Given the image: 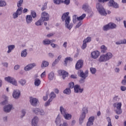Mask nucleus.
I'll return each mask as SVG.
<instances>
[{
  "label": "nucleus",
  "mask_w": 126,
  "mask_h": 126,
  "mask_svg": "<svg viewBox=\"0 0 126 126\" xmlns=\"http://www.w3.org/2000/svg\"><path fill=\"white\" fill-rule=\"evenodd\" d=\"M70 78L73 79H76L77 78V75L76 74H72L70 75Z\"/></svg>",
  "instance_id": "680f3d73"
},
{
  "label": "nucleus",
  "mask_w": 126,
  "mask_h": 126,
  "mask_svg": "<svg viewBox=\"0 0 126 126\" xmlns=\"http://www.w3.org/2000/svg\"><path fill=\"white\" fill-rule=\"evenodd\" d=\"M48 20H49V17H41L39 20L35 22V24L36 26H41L44 21H48Z\"/></svg>",
  "instance_id": "0eeeda50"
},
{
  "label": "nucleus",
  "mask_w": 126,
  "mask_h": 126,
  "mask_svg": "<svg viewBox=\"0 0 126 126\" xmlns=\"http://www.w3.org/2000/svg\"><path fill=\"white\" fill-rule=\"evenodd\" d=\"M55 123L56 125L57 126L61 124V117L60 115H58L57 116V117L56 118L55 120Z\"/></svg>",
  "instance_id": "473e14b6"
},
{
  "label": "nucleus",
  "mask_w": 126,
  "mask_h": 126,
  "mask_svg": "<svg viewBox=\"0 0 126 126\" xmlns=\"http://www.w3.org/2000/svg\"><path fill=\"white\" fill-rule=\"evenodd\" d=\"M94 120H95V118H94V116L90 117L88 119L89 121L92 122L93 123L94 122Z\"/></svg>",
  "instance_id": "5fc2aeb1"
},
{
  "label": "nucleus",
  "mask_w": 126,
  "mask_h": 126,
  "mask_svg": "<svg viewBox=\"0 0 126 126\" xmlns=\"http://www.w3.org/2000/svg\"><path fill=\"white\" fill-rule=\"evenodd\" d=\"M45 76H46V71H44L43 72H42V73H41V75H40V77H41V78H43Z\"/></svg>",
  "instance_id": "338daca9"
},
{
  "label": "nucleus",
  "mask_w": 126,
  "mask_h": 126,
  "mask_svg": "<svg viewBox=\"0 0 126 126\" xmlns=\"http://www.w3.org/2000/svg\"><path fill=\"white\" fill-rule=\"evenodd\" d=\"M13 108L12 104H8L4 106V112H5L6 113H9L11 112Z\"/></svg>",
  "instance_id": "2eb2a0df"
},
{
  "label": "nucleus",
  "mask_w": 126,
  "mask_h": 126,
  "mask_svg": "<svg viewBox=\"0 0 126 126\" xmlns=\"http://www.w3.org/2000/svg\"><path fill=\"white\" fill-rule=\"evenodd\" d=\"M83 10L88 14V16H92L93 12L92 11L91 7L89 6V4L87 3H84L82 7Z\"/></svg>",
  "instance_id": "20e7f679"
},
{
  "label": "nucleus",
  "mask_w": 126,
  "mask_h": 126,
  "mask_svg": "<svg viewBox=\"0 0 126 126\" xmlns=\"http://www.w3.org/2000/svg\"><path fill=\"white\" fill-rule=\"evenodd\" d=\"M87 43L83 41V43L82 44V45L81 46V49L82 50H85V49L87 48Z\"/></svg>",
  "instance_id": "8fccbe9b"
},
{
  "label": "nucleus",
  "mask_w": 126,
  "mask_h": 126,
  "mask_svg": "<svg viewBox=\"0 0 126 126\" xmlns=\"http://www.w3.org/2000/svg\"><path fill=\"white\" fill-rule=\"evenodd\" d=\"M36 66V64L35 63H30L28 65L25 67V71H29L32 70L33 68Z\"/></svg>",
  "instance_id": "f3484780"
},
{
  "label": "nucleus",
  "mask_w": 126,
  "mask_h": 126,
  "mask_svg": "<svg viewBox=\"0 0 126 126\" xmlns=\"http://www.w3.org/2000/svg\"><path fill=\"white\" fill-rule=\"evenodd\" d=\"M107 62L105 55H101L98 59V62L99 63Z\"/></svg>",
  "instance_id": "5701e85b"
},
{
  "label": "nucleus",
  "mask_w": 126,
  "mask_h": 126,
  "mask_svg": "<svg viewBox=\"0 0 126 126\" xmlns=\"http://www.w3.org/2000/svg\"><path fill=\"white\" fill-rule=\"evenodd\" d=\"M49 14L47 12H42L41 13V16H49Z\"/></svg>",
  "instance_id": "4d7b16f0"
},
{
  "label": "nucleus",
  "mask_w": 126,
  "mask_h": 126,
  "mask_svg": "<svg viewBox=\"0 0 126 126\" xmlns=\"http://www.w3.org/2000/svg\"><path fill=\"white\" fill-rule=\"evenodd\" d=\"M114 71L115 73H119L120 71V69L119 67H115L114 68Z\"/></svg>",
  "instance_id": "0e129e2a"
},
{
  "label": "nucleus",
  "mask_w": 126,
  "mask_h": 126,
  "mask_svg": "<svg viewBox=\"0 0 126 126\" xmlns=\"http://www.w3.org/2000/svg\"><path fill=\"white\" fill-rule=\"evenodd\" d=\"M55 40H49L48 39H45L43 40L42 41L43 44H44L45 46H48V45H50L52 43H54L55 42Z\"/></svg>",
  "instance_id": "4be33fe9"
},
{
  "label": "nucleus",
  "mask_w": 126,
  "mask_h": 126,
  "mask_svg": "<svg viewBox=\"0 0 126 126\" xmlns=\"http://www.w3.org/2000/svg\"><path fill=\"white\" fill-rule=\"evenodd\" d=\"M101 53L102 54L106 53L107 50V48L105 45H102L100 47Z\"/></svg>",
  "instance_id": "c756f323"
},
{
  "label": "nucleus",
  "mask_w": 126,
  "mask_h": 126,
  "mask_svg": "<svg viewBox=\"0 0 126 126\" xmlns=\"http://www.w3.org/2000/svg\"><path fill=\"white\" fill-rule=\"evenodd\" d=\"M53 1L55 4H61V3L63 2V0H53Z\"/></svg>",
  "instance_id": "ea45409f"
},
{
  "label": "nucleus",
  "mask_w": 126,
  "mask_h": 126,
  "mask_svg": "<svg viewBox=\"0 0 126 126\" xmlns=\"http://www.w3.org/2000/svg\"><path fill=\"white\" fill-rule=\"evenodd\" d=\"M23 2L24 0H19L18 1V2L17 3V6H18V7H21V6H22Z\"/></svg>",
  "instance_id": "a19ab883"
},
{
  "label": "nucleus",
  "mask_w": 126,
  "mask_h": 126,
  "mask_svg": "<svg viewBox=\"0 0 126 126\" xmlns=\"http://www.w3.org/2000/svg\"><path fill=\"white\" fill-rule=\"evenodd\" d=\"M39 122V118L37 116L33 117L32 120V126H37Z\"/></svg>",
  "instance_id": "a211bd4d"
},
{
  "label": "nucleus",
  "mask_w": 126,
  "mask_h": 126,
  "mask_svg": "<svg viewBox=\"0 0 126 126\" xmlns=\"http://www.w3.org/2000/svg\"><path fill=\"white\" fill-rule=\"evenodd\" d=\"M20 95V91L19 90H14V92H13V97L14 98L17 99L19 98Z\"/></svg>",
  "instance_id": "6ab92c4d"
},
{
  "label": "nucleus",
  "mask_w": 126,
  "mask_h": 126,
  "mask_svg": "<svg viewBox=\"0 0 126 126\" xmlns=\"http://www.w3.org/2000/svg\"><path fill=\"white\" fill-rule=\"evenodd\" d=\"M27 49H25L22 51V53H21V57L22 58H26L27 56Z\"/></svg>",
  "instance_id": "7c9ffc66"
},
{
  "label": "nucleus",
  "mask_w": 126,
  "mask_h": 126,
  "mask_svg": "<svg viewBox=\"0 0 126 126\" xmlns=\"http://www.w3.org/2000/svg\"><path fill=\"white\" fill-rule=\"evenodd\" d=\"M19 83H20V84L21 85H22V86H24V85H25L26 84L27 81L25 79H22L20 80V81H19Z\"/></svg>",
  "instance_id": "4c0bfd02"
},
{
  "label": "nucleus",
  "mask_w": 126,
  "mask_h": 126,
  "mask_svg": "<svg viewBox=\"0 0 126 126\" xmlns=\"http://www.w3.org/2000/svg\"><path fill=\"white\" fill-rule=\"evenodd\" d=\"M63 93L66 95H70L71 91L70 88H66L63 92Z\"/></svg>",
  "instance_id": "2f4dec72"
},
{
  "label": "nucleus",
  "mask_w": 126,
  "mask_h": 126,
  "mask_svg": "<svg viewBox=\"0 0 126 126\" xmlns=\"http://www.w3.org/2000/svg\"><path fill=\"white\" fill-rule=\"evenodd\" d=\"M59 74L62 75L63 80H64L65 78L68 77L69 75L68 73L63 70H60L59 71Z\"/></svg>",
  "instance_id": "dca6fc26"
},
{
  "label": "nucleus",
  "mask_w": 126,
  "mask_h": 126,
  "mask_svg": "<svg viewBox=\"0 0 126 126\" xmlns=\"http://www.w3.org/2000/svg\"><path fill=\"white\" fill-rule=\"evenodd\" d=\"M47 8V4H44L43 6H42V7H41V11H44V10H45Z\"/></svg>",
  "instance_id": "e2e57ef3"
},
{
  "label": "nucleus",
  "mask_w": 126,
  "mask_h": 126,
  "mask_svg": "<svg viewBox=\"0 0 126 126\" xmlns=\"http://www.w3.org/2000/svg\"><path fill=\"white\" fill-rule=\"evenodd\" d=\"M121 91L122 92H125L126 91V87L122 86L120 87Z\"/></svg>",
  "instance_id": "bf43d9fd"
},
{
  "label": "nucleus",
  "mask_w": 126,
  "mask_h": 126,
  "mask_svg": "<svg viewBox=\"0 0 126 126\" xmlns=\"http://www.w3.org/2000/svg\"><path fill=\"white\" fill-rule=\"evenodd\" d=\"M90 71L92 75H94L96 73L97 70L94 67H91Z\"/></svg>",
  "instance_id": "58836bf2"
},
{
  "label": "nucleus",
  "mask_w": 126,
  "mask_h": 126,
  "mask_svg": "<svg viewBox=\"0 0 126 126\" xmlns=\"http://www.w3.org/2000/svg\"><path fill=\"white\" fill-rule=\"evenodd\" d=\"M7 48H8V51H7V53L10 54L15 49V45H8V46H7Z\"/></svg>",
  "instance_id": "393cba45"
},
{
  "label": "nucleus",
  "mask_w": 126,
  "mask_h": 126,
  "mask_svg": "<svg viewBox=\"0 0 126 126\" xmlns=\"http://www.w3.org/2000/svg\"><path fill=\"white\" fill-rule=\"evenodd\" d=\"M74 91L76 94H82L84 91V89H81L79 85H75L74 86Z\"/></svg>",
  "instance_id": "4468645a"
},
{
  "label": "nucleus",
  "mask_w": 126,
  "mask_h": 126,
  "mask_svg": "<svg viewBox=\"0 0 126 126\" xmlns=\"http://www.w3.org/2000/svg\"><path fill=\"white\" fill-rule=\"evenodd\" d=\"M54 77V73L53 72H51L48 74V79L50 81H52Z\"/></svg>",
  "instance_id": "c9c22d12"
},
{
  "label": "nucleus",
  "mask_w": 126,
  "mask_h": 126,
  "mask_svg": "<svg viewBox=\"0 0 126 126\" xmlns=\"http://www.w3.org/2000/svg\"><path fill=\"white\" fill-rule=\"evenodd\" d=\"M52 101L51 99H49L47 101H46V102H45V107H47V106H49L50 102Z\"/></svg>",
  "instance_id": "603ef678"
},
{
  "label": "nucleus",
  "mask_w": 126,
  "mask_h": 126,
  "mask_svg": "<svg viewBox=\"0 0 126 126\" xmlns=\"http://www.w3.org/2000/svg\"><path fill=\"white\" fill-rule=\"evenodd\" d=\"M70 17H68L65 20V26L68 30H71L73 27V24H70Z\"/></svg>",
  "instance_id": "1a4fd4ad"
},
{
  "label": "nucleus",
  "mask_w": 126,
  "mask_h": 126,
  "mask_svg": "<svg viewBox=\"0 0 126 126\" xmlns=\"http://www.w3.org/2000/svg\"><path fill=\"white\" fill-rule=\"evenodd\" d=\"M93 125H94V123L88 120V121L87 123V126H93Z\"/></svg>",
  "instance_id": "13d9d810"
},
{
  "label": "nucleus",
  "mask_w": 126,
  "mask_h": 126,
  "mask_svg": "<svg viewBox=\"0 0 126 126\" xmlns=\"http://www.w3.org/2000/svg\"><path fill=\"white\" fill-rule=\"evenodd\" d=\"M56 97V94L54 93V92H52L50 94V98L49 99L51 101Z\"/></svg>",
  "instance_id": "72a5a7b5"
},
{
  "label": "nucleus",
  "mask_w": 126,
  "mask_h": 126,
  "mask_svg": "<svg viewBox=\"0 0 126 126\" xmlns=\"http://www.w3.org/2000/svg\"><path fill=\"white\" fill-rule=\"evenodd\" d=\"M107 121L108 122L107 126H112V123H111V119L110 117L106 118Z\"/></svg>",
  "instance_id": "a18cd8bd"
},
{
  "label": "nucleus",
  "mask_w": 126,
  "mask_h": 126,
  "mask_svg": "<svg viewBox=\"0 0 126 126\" xmlns=\"http://www.w3.org/2000/svg\"><path fill=\"white\" fill-rule=\"evenodd\" d=\"M89 76V71L86 70L85 72L83 70H80L79 77L82 79H86Z\"/></svg>",
  "instance_id": "ddd939ff"
},
{
  "label": "nucleus",
  "mask_w": 126,
  "mask_h": 126,
  "mask_svg": "<svg viewBox=\"0 0 126 126\" xmlns=\"http://www.w3.org/2000/svg\"><path fill=\"white\" fill-rule=\"evenodd\" d=\"M100 55L99 52L98 51H93L91 53L92 58L94 59H97Z\"/></svg>",
  "instance_id": "aec40b11"
},
{
  "label": "nucleus",
  "mask_w": 126,
  "mask_h": 126,
  "mask_svg": "<svg viewBox=\"0 0 126 126\" xmlns=\"http://www.w3.org/2000/svg\"><path fill=\"white\" fill-rule=\"evenodd\" d=\"M26 112L25 110H22V115H21V118H23L26 115Z\"/></svg>",
  "instance_id": "6e6d98bb"
},
{
  "label": "nucleus",
  "mask_w": 126,
  "mask_h": 126,
  "mask_svg": "<svg viewBox=\"0 0 126 126\" xmlns=\"http://www.w3.org/2000/svg\"><path fill=\"white\" fill-rule=\"evenodd\" d=\"M23 9V7H19V8L17 9V11L13 14V16H18L19 15H21L22 13Z\"/></svg>",
  "instance_id": "412c9836"
},
{
  "label": "nucleus",
  "mask_w": 126,
  "mask_h": 126,
  "mask_svg": "<svg viewBox=\"0 0 126 126\" xmlns=\"http://www.w3.org/2000/svg\"><path fill=\"white\" fill-rule=\"evenodd\" d=\"M91 41L92 38L91 37H87L83 40V42L85 43H90V42H91Z\"/></svg>",
  "instance_id": "c03bdc74"
},
{
  "label": "nucleus",
  "mask_w": 126,
  "mask_h": 126,
  "mask_svg": "<svg viewBox=\"0 0 126 126\" xmlns=\"http://www.w3.org/2000/svg\"><path fill=\"white\" fill-rule=\"evenodd\" d=\"M49 63L48 61H42V63H41V66L42 68L47 67L49 66Z\"/></svg>",
  "instance_id": "a878e982"
},
{
  "label": "nucleus",
  "mask_w": 126,
  "mask_h": 126,
  "mask_svg": "<svg viewBox=\"0 0 126 126\" xmlns=\"http://www.w3.org/2000/svg\"><path fill=\"white\" fill-rule=\"evenodd\" d=\"M26 20L27 21V23H28V24H30V23L32 22L33 19L32 16H27Z\"/></svg>",
  "instance_id": "e433bc0d"
},
{
  "label": "nucleus",
  "mask_w": 126,
  "mask_h": 126,
  "mask_svg": "<svg viewBox=\"0 0 126 126\" xmlns=\"http://www.w3.org/2000/svg\"><path fill=\"white\" fill-rule=\"evenodd\" d=\"M108 5L109 6L113 7L114 8H119V5L118 3L115 2L114 0H110L108 2Z\"/></svg>",
  "instance_id": "f8f14e48"
},
{
  "label": "nucleus",
  "mask_w": 126,
  "mask_h": 126,
  "mask_svg": "<svg viewBox=\"0 0 126 126\" xmlns=\"http://www.w3.org/2000/svg\"><path fill=\"white\" fill-rule=\"evenodd\" d=\"M122 104L121 102H116L113 104L114 108H116L115 113L117 115H120L122 113Z\"/></svg>",
  "instance_id": "f03ea898"
},
{
  "label": "nucleus",
  "mask_w": 126,
  "mask_h": 126,
  "mask_svg": "<svg viewBox=\"0 0 126 126\" xmlns=\"http://www.w3.org/2000/svg\"><path fill=\"white\" fill-rule=\"evenodd\" d=\"M120 100V98L118 95H115L113 99V101L114 102H118Z\"/></svg>",
  "instance_id": "de8ad7c7"
},
{
  "label": "nucleus",
  "mask_w": 126,
  "mask_h": 126,
  "mask_svg": "<svg viewBox=\"0 0 126 126\" xmlns=\"http://www.w3.org/2000/svg\"><path fill=\"white\" fill-rule=\"evenodd\" d=\"M70 0H64V1H63V3H64V4H66V5H68L70 3Z\"/></svg>",
  "instance_id": "052dcab7"
},
{
  "label": "nucleus",
  "mask_w": 126,
  "mask_h": 126,
  "mask_svg": "<svg viewBox=\"0 0 126 126\" xmlns=\"http://www.w3.org/2000/svg\"><path fill=\"white\" fill-rule=\"evenodd\" d=\"M60 111L61 114L63 116L66 113H67L66 110L64 109L63 106L60 107Z\"/></svg>",
  "instance_id": "cd10ccee"
},
{
  "label": "nucleus",
  "mask_w": 126,
  "mask_h": 126,
  "mask_svg": "<svg viewBox=\"0 0 126 126\" xmlns=\"http://www.w3.org/2000/svg\"><path fill=\"white\" fill-rule=\"evenodd\" d=\"M117 27V25L116 24L111 22L108 24L107 25L104 26L103 27V30L104 31H108V30L116 29Z\"/></svg>",
  "instance_id": "39448f33"
},
{
  "label": "nucleus",
  "mask_w": 126,
  "mask_h": 126,
  "mask_svg": "<svg viewBox=\"0 0 126 126\" xmlns=\"http://www.w3.org/2000/svg\"><path fill=\"white\" fill-rule=\"evenodd\" d=\"M83 112L80 115V118H79V124L82 125L84 121L86 118V115L88 113V108L86 107H84L82 109Z\"/></svg>",
  "instance_id": "7ed1b4c3"
},
{
  "label": "nucleus",
  "mask_w": 126,
  "mask_h": 126,
  "mask_svg": "<svg viewBox=\"0 0 126 126\" xmlns=\"http://www.w3.org/2000/svg\"><path fill=\"white\" fill-rule=\"evenodd\" d=\"M6 3L5 1L0 0V6H5Z\"/></svg>",
  "instance_id": "09e8293b"
},
{
  "label": "nucleus",
  "mask_w": 126,
  "mask_h": 126,
  "mask_svg": "<svg viewBox=\"0 0 126 126\" xmlns=\"http://www.w3.org/2000/svg\"><path fill=\"white\" fill-rule=\"evenodd\" d=\"M5 81L8 82V83L13 85V86H17V82L16 79L10 76L5 77Z\"/></svg>",
  "instance_id": "423d86ee"
},
{
  "label": "nucleus",
  "mask_w": 126,
  "mask_h": 126,
  "mask_svg": "<svg viewBox=\"0 0 126 126\" xmlns=\"http://www.w3.org/2000/svg\"><path fill=\"white\" fill-rule=\"evenodd\" d=\"M41 85V80L38 78L34 79V86L35 87H39Z\"/></svg>",
  "instance_id": "bb28decb"
},
{
  "label": "nucleus",
  "mask_w": 126,
  "mask_h": 126,
  "mask_svg": "<svg viewBox=\"0 0 126 126\" xmlns=\"http://www.w3.org/2000/svg\"><path fill=\"white\" fill-rule=\"evenodd\" d=\"M84 65V61L82 60H79L75 64V69L78 70L81 69Z\"/></svg>",
  "instance_id": "9d476101"
},
{
  "label": "nucleus",
  "mask_w": 126,
  "mask_h": 126,
  "mask_svg": "<svg viewBox=\"0 0 126 126\" xmlns=\"http://www.w3.org/2000/svg\"><path fill=\"white\" fill-rule=\"evenodd\" d=\"M85 18V16H80V17H78L77 18V20L78 21H82L81 20H83V19H84V18Z\"/></svg>",
  "instance_id": "864d4df0"
},
{
  "label": "nucleus",
  "mask_w": 126,
  "mask_h": 126,
  "mask_svg": "<svg viewBox=\"0 0 126 126\" xmlns=\"http://www.w3.org/2000/svg\"><path fill=\"white\" fill-rule=\"evenodd\" d=\"M32 112H33V113L36 115L44 116L45 115V112L44 110L38 108H33V109H32Z\"/></svg>",
  "instance_id": "6e6552de"
},
{
  "label": "nucleus",
  "mask_w": 126,
  "mask_h": 126,
  "mask_svg": "<svg viewBox=\"0 0 126 126\" xmlns=\"http://www.w3.org/2000/svg\"><path fill=\"white\" fill-rule=\"evenodd\" d=\"M106 59L107 61H109L110 60L112 59L113 57V55L111 52H108L105 54Z\"/></svg>",
  "instance_id": "b1692460"
},
{
  "label": "nucleus",
  "mask_w": 126,
  "mask_h": 126,
  "mask_svg": "<svg viewBox=\"0 0 126 126\" xmlns=\"http://www.w3.org/2000/svg\"><path fill=\"white\" fill-rule=\"evenodd\" d=\"M72 61L73 59L70 57L66 58L64 61V65L67 66V63L68 62V61L72 62Z\"/></svg>",
  "instance_id": "f704fd0d"
},
{
  "label": "nucleus",
  "mask_w": 126,
  "mask_h": 126,
  "mask_svg": "<svg viewBox=\"0 0 126 126\" xmlns=\"http://www.w3.org/2000/svg\"><path fill=\"white\" fill-rule=\"evenodd\" d=\"M38 100L33 97H30V103H31V105L33 107H35L38 104Z\"/></svg>",
  "instance_id": "9b49d317"
},
{
  "label": "nucleus",
  "mask_w": 126,
  "mask_h": 126,
  "mask_svg": "<svg viewBox=\"0 0 126 126\" xmlns=\"http://www.w3.org/2000/svg\"><path fill=\"white\" fill-rule=\"evenodd\" d=\"M123 86H126V79H123L121 82Z\"/></svg>",
  "instance_id": "774afa93"
},
{
  "label": "nucleus",
  "mask_w": 126,
  "mask_h": 126,
  "mask_svg": "<svg viewBox=\"0 0 126 126\" xmlns=\"http://www.w3.org/2000/svg\"><path fill=\"white\" fill-rule=\"evenodd\" d=\"M96 8L97 11H98L99 14H100L101 15L105 16L107 14H110V13H111V11H107V13H106L103 6L100 3L96 4Z\"/></svg>",
  "instance_id": "f257e3e1"
},
{
  "label": "nucleus",
  "mask_w": 126,
  "mask_h": 126,
  "mask_svg": "<svg viewBox=\"0 0 126 126\" xmlns=\"http://www.w3.org/2000/svg\"><path fill=\"white\" fill-rule=\"evenodd\" d=\"M20 67V65L18 64H17L15 65V67H14V70H18V69H19Z\"/></svg>",
  "instance_id": "69168bd1"
},
{
  "label": "nucleus",
  "mask_w": 126,
  "mask_h": 126,
  "mask_svg": "<svg viewBox=\"0 0 126 126\" xmlns=\"http://www.w3.org/2000/svg\"><path fill=\"white\" fill-rule=\"evenodd\" d=\"M58 63H59L58 60L56 59V60L53 62V63H52V66L53 67L56 66V65L57 64H58Z\"/></svg>",
  "instance_id": "3c124183"
},
{
  "label": "nucleus",
  "mask_w": 126,
  "mask_h": 126,
  "mask_svg": "<svg viewBox=\"0 0 126 126\" xmlns=\"http://www.w3.org/2000/svg\"><path fill=\"white\" fill-rule=\"evenodd\" d=\"M27 16H36V13L34 10H31V15H27Z\"/></svg>",
  "instance_id": "79ce46f5"
},
{
  "label": "nucleus",
  "mask_w": 126,
  "mask_h": 126,
  "mask_svg": "<svg viewBox=\"0 0 126 126\" xmlns=\"http://www.w3.org/2000/svg\"><path fill=\"white\" fill-rule=\"evenodd\" d=\"M63 118L66 120H70L72 118V115L70 114L66 113L63 116Z\"/></svg>",
  "instance_id": "c85d7f7f"
},
{
  "label": "nucleus",
  "mask_w": 126,
  "mask_h": 126,
  "mask_svg": "<svg viewBox=\"0 0 126 126\" xmlns=\"http://www.w3.org/2000/svg\"><path fill=\"white\" fill-rule=\"evenodd\" d=\"M83 24V22L82 21H79L78 23L77 24L76 26L74 27L75 29H77V28H79L81 25Z\"/></svg>",
  "instance_id": "49530a36"
},
{
  "label": "nucleus",
  "mask_w": 126,
  "mask_h": 126,
  "mask_svg": "<svg viewBox=\"0 0 126 126\" xmlns=\"http://www.w3.org/2000/svg\"><path fill=\"white\" fill-rule=\"evenodd\" d=\"M69 89H73L75 87L74 83L73 82H71L68 84Z\"/></svg>",
  "instance_id": "37998d69"
}]
</instances>
